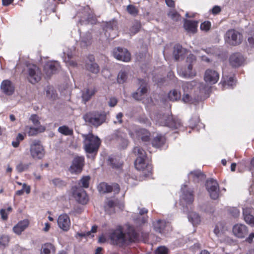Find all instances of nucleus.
I'll use <instances>...</instances> for the list:
<instances>
[{"label": "nucleus", "mask_w": 254, "mask_h": 254, "mask_svg": "<svg viewBox=\"0 0 254 254\" xmlns=\"http://www.w3.org/2000/svg\"><path fill=\"white\" fill-rule=\"evenodd\" d=\"M192 66L190 64L185 71L178 70L179 74L185 78L192 77L195 75V73L192 70Z\"/></svg>", "instance_id": "37"}, {"label": "nucleus", "mask_w": 254, "mask_h": 254, "mask_svg": "<svg viewBox=\"0 0 254 254\" xmlns=\"http://www.w3.org/2000/svg\"><path fill=\"white\" fill-rule=\"evenodd\" d=\"M213 232L217 237L222 238L224 233L223 227L221 224H217L216 225Z\"/></svg>", "instance_id": "48"}, {"label": "nucleus", "mask_w": 254, "mask_h": 254, "mask_svg": "<svg viewBox=\"0 0 254 254\" xmlns=\"http://www.w3.org/2000/svg\"><path fill=\"white\" fill-rule=\"evenodd\" d=\"M85 67L87 70L95 74L98 73L100 70L99 66L96 63H86Z\"/></svg>", "instance_id": "43"}, {"label": "nucleus", "mask_w": 254, "mask_h": 254, "mask_svg": "<svg viewBox=\"0 0 254 254\" xmlns=\"http://www.w3.org/2000/svg\"><path fill=\"white\" fill-rule=\"evenodd\" d=\"M97 226L94 225L92 226L91 230L90 231H89L87 232H78L76 234V236H78L80 237H94V235H92V234L95 233L97 231Z\"/></svg>", "instance_id": "45"}, {"label": "nucleus", "mask_w": 254, "mask_h": 254, "mask_svg": "<svg viewBox=\"0 0 254 254\" xmlns=\"http://www.w3.org/2000/svg\"><path fill=\"white\" fill-rule=\"evenodd\" d=\"M57 223L59 227L64 231H68L70 226L69 217L66 214L60 215L58 217Z\"/></svg>", "instance_id": "19"}, {"label": "nucleus", "mask_w": 254, "mask_h": 254, "mask_svg": "<svg viewBox=\"0 0 254 254\" xmlns=\"http://www.w3.org/2000/svg\"><path fill=\"white\" fill-rule=\"evenodd\" d=\"M206 186L210 197L213 199H217L219 195V188L217 181L213 179L208 180Z\"/></svg>", "instance_id": "9"}, {"label": "nucleus", "mask_w": 254, "mask_h": 254, "mask_svg": "<svg viewBox=\"0 0 254 254\" xmlns=\"http://www.w3.org/2000/svg\"><path fill=\"white\" fill-rule=\"evenodd\" d=\"M75 50V48L73 47H72L70 49H65L64 50V56H66L67 57V60H66V58L64 60V61L65 63H66L67 64L70 66H74L76 65V64L70 60V59L72 58L73 52Z\"/></svg>", "instance_id": "30"}, {"label": "nucleus", "mask_w": 254, "mask_h": 254, "mask_svg": "<svg viewBox=\"0 0 254 254\" xmlns=\"http://www.w3.org/2000/svg\"><path fill=\"white\" fill-rule=\"evenodd\" d=\"M211 27V23L209 21H204L200 25V29L202 30L208 31Z\"/></svg>", "instance_id": "62"}, {"label": "nucleus", "mask_w": 254, "mask_h": 254, "mask_svg": "<svg viewBox=\"0 0 254 254\" xmlns=\"http://www.w3.org/2000/svg\"><path fill=\"white\" fill-rule=\"evenodd\" d=\"M114 139L117 140L119 143L123 144L122 147H126L127 145V140L126 138V134L119 130H117L112 135Z\"/></svg>", "instance_id": "26"}, {"label": "nucleus", "mask_w": 254, "mask_h": 254, "mask_svg": "<svg viewBox=\"0 0 254 254\" xmlns=\"http://www.w3.org/2000/svg\"><path fill=\"white\" fill-rule=\"evenodd\" d=\"M114 57L118 60L128 62L130 60V54L127 49L118 47L113 51Z\"/></svg>", "instance_id": "11"}, {"label": "nucleus", "mask_w": 254, "mask_h": 254, "mask_svg": "<svg viewBox=\"0 0 254 254\" xmlns=\"http://www.w3.org/2000/svg\"><path fill=\"white\" fill-rule=\"evenodd\" d=\"M24 138V135L21 133H18L15 140L12 142V145L14 147H17L20 141L23 140Z\"/></svg>", "instance_id": "58"}, {"label": "nucleus", "mask_w": 254, "mask_h": 254, "mask_svg": "<svg viewBox=\"0 0 254 254\" xmlns=\"http://www.w3.org/2000/svg\"><path fill=\"white\" fill-rule=\"evenodd\" d=\"M96 92L95 88H86L82 91V99L84 103L89 101Z\"/></svg>", "instance_id": "32"}, {"label": "nucleus", "mask_w": 254, "mask_h": 254, "mask_svg": "<svg viewBox=\"0 0 254 254\" xmlns=\"http://www.w3.org/2000/svg\"><path fill=\"white\" fill-rule=\"evenodd\" d=\"M205 178V175L200 170L192 171L189 174V178L194 182H199L204 180Z\"/></svg>", "instance_id": "31"}, {"label": "nucleus", "mask_w": 254, "mask_h": 254, "mask_svg": "<svg viewBox=\"0 0 254 254\" xmlns=\"http://www.w3.org/2000/svg\"><path fill=\"white\" fill-rule=\"evenodd\" d=\"M229 213L234 217H237L240 215V211L236 207H232L229 209Z\"/></svg>", "instance_id": "61"}, {"label": "nucleus", "mask_w": 254, "mask_h": 254, "mask_svg": "<svg viewBox=\"0 0 254 254\" xmlns=\"http://www.w3.org/2000/svg\"><path fill=\"white\" fill-rule=\"evenodd\" d=\"M197 26V21L185 20L184 27L187 31L194 33L196 30Z\"/></svg>", "instance_id": "33"}, {"label": "nucleus", "mask_w": 254, "mask_h": 254, "mask_svg": "<svg viewBox=\"0 0 254 254\" xmlns=\"http://www.w3.org/2000/svg\"><path fill=\"white\" fill-rule=\"evenodd\" d=\"M245 59L240 53H235L229 58V63L233 67H237L241 66L244 63Z\"/></svg>", "instance_id": "20"}, {"label": "nucleus", "mask_w": 254, "mask_h": 254, "mask_svg": "<svg viewBox=\"0 0 254 254\" xmlns=\"http://www.w3.org/2000/svg\"><path fill=\"white\" fill-rule=\"evenodd\" d=\"M199 88V92L198 94L195 93L196 97H194V101H198L200 100L204 99L208 97L210 87L204 83H199L196 86Z\"/></svg>", "instance_id": "13"}, {"label": "nucleus", "mask_w": 254, "mask_h": 254, "mask_svg": "<svg viewBox=\"0 0 254 254\" xmlns=\"http://www.w3.org/2000/svg\"><path fill=\"white\" fill-rule=\"evenodd\" d=\"M186 52V50L183 48L180 45H176L174 47L173 55L175 59L178 60L180 57H182Z\"/></svg>", "instance_id": "36"}, {"label": "nucleus", "mask_w": 254, "mask_h": 254, "mask_svg": "<svg viewBox=\"0 0 254 254\" xmlns=\"http://www.w3.org/2000/svg\"><path fill=\"white\" fill-rule=\"evenodd\" d=\"M225 38L226 41L231 45H237L242 41V35L235 29H230L227 31Z\"/></svg>", "instance_id": "8"}, {"label": "nucleus", "mask_w": 254, "mask_h": 254, "mask_svg": "<svg viewBox=\"0 0 254 254\" xmlns=\"http://www.w3.org/2000/svg\"><path fill=\"white\" fill-rule=\"evenodd\" d=\"M29 221L25 219L19 222L13 228V232L17 235H20L28 226Z\"/></svg>", "instance_id": "29"}, {"label": "nucleus", "mask_w": 254, "mask_h": 254, "mask_svg": "<svg viewBox=\"0 0 254 254\" xmlns=\"http://www.w3.org/2000/svg\"><path fill=\"white\" fill-rule=\"evenodd\" d=\"M155 254H168V249L163 246L159 247L156 250Z\"/></svg>", "instance_id": "64"}, {"label": "nucleus", "mask_w": 254, "mask_h": 254, "mask_svg": "<svg viewBox=\"0 0 254 254\" xmlns=\"http://www.w3.org/2000/svg\"><path fill=\"white\" fill-rule=\"evenodd\" d=\"M141 27L140 23L137 21H134L132 26L130 29V33L132 34H136Z\"/></svg>", "instance_id": "56"}, {"label": "nucleus", "mask_w": 254, "mask_h": 254, "mask_svg": "<svg viewBox=\"0 0 254 254\" xmlns=\"http://www.w3.org/2000/svg\"><path fill=\"white\" fill-rule=\"evenodd\" d=\"M109 237L114 245L122 246L129 242L137 240V234L132 229H129L127 234H124L121 228L111 230Z\"/></svg>", "instance_id": "1"}, {"label": "nucleus", "mask_w": 254, "mask_h": 254, "mask_svg": "<svg viewBox=\"0 0 254 254\" xmlns=\"http://www.w3.org/2000/svg\"><path fill=\"white\" fill-rule=\"evenodd\" d=\"M83 119L89 125L98 127L105 122L106 115L104 112H90L85 114Z\"/></svg>", "instance_id": "3"}, {"label": "nucleus", "mask_w": 254, "mask_h": 254, "mask_svg": "<svg viewBox=\"0 0 254 254\" xmlns=\"http://www.w3.org/2000/svg\"><path fill=\"white\" fill-rule=\"evenodd\" d=\"M182 194L181 199L184 200L187 203H191L193 201V191L188 189L186 186H184V188H182Z\"/></svg>", "instance_id": "25"}, {"label": "nucleus", "mask_w": 254, "mask_h": 254, "mask_svg": "<svg viewBox=\"0 0 254 254\" xmlns=\"http://www.w3.org/2000/svg\"><path fill=\"white\" fill-rule=\"evenodd\" d=\"M55 252L54 246L50 243L44 244L41 249V254H54Z\"/></svg>", "instance_id": "40"}, {"label": "nucleus", "mask_w": 254, "mask_h": 254, "mask_svg": "<svg viewBox=\"0 0 254 254\" xmlns=\"http://www.w3.org/2000/svg\"><path fill=\"white\" fill-rule=\"evenodd\" d=\"M108 161L113 168H119L122 165V163L118 161L116 158H109Z\"/></svg>", "instance_id": "55"}, {"label": "nucleus", "mask_w": 254, "mask_h": 254, "mask_svg": "<svg viewBox=\"0 0 254 254\" xmlns=\"http://www.w3.org/2000/svg\"><path fill=\"white\" fill-rule=\"evenodd\" d=\"M168 98L171 101H177L181 98V93L175 89L171 90L168 93Z\"/></svg>", "instance_id": "46"}, {"label": "nucleus", "mask_w": 254, "mask_h": 254, "mask_svg": "<svg viewBox=\"0 0 254 254\" xmlns=\"http://www.w3.org/2000/svg\"><path fill=\"white\" fill-rule=\"evenodd\" d=\"M145 159L146 158H136L134 162V165L137 170L144 171L146 167L148 168H150V167L145 163Z\"/></svg>", "instance_id": "34"}, {"label": "nucleus", "mask_w": 254, "mask_h": 254, "mask_svg": "<svg viewBox=\"0 0 254 254\" xmlns=\"http://www.w3.org/2000/svg\"><path fill=\"white\" fill-rule=\"evenodd\" d=\"M222 84L224 88H233L236 84V80L233 77H230L227 79L224 78Z\"/></svg>", "instance_id": "44"}, {"label": "nucleus", "mask_w": 254, "mask_h": 254, "mask_svg": "<svg viewBox=\"0 0 254 254\" xmlns=\"http://www.w3.org/2000/svg\"><path fill=\"white\" fill-rule=\"evenodd\" d=\"M165 141V138L164 136L162 135H157L153 138L152 141V144L154 147L159 148L164 144Z\"/></svg>", "instance_id": "39"}, {"label": "nucleus", "mask_w": 254, "mask_h": 254, "mask_svg": "<svg viewBox=\"0 0 254 254\" xmlns=\"http://www.w3.org/2000/svg\"><path fill=\"white\" fill-rule=\"evenodd\" d=\"M53 185L58 188H62L66 186V183L60 178H54L50 181Z\"/></svg>", "instance_id": "49"}, {"label": "nucleus", "mask_w": 254, "mask_h": 254, "mask_svg": "<svg viewBox=\"0 0 254 254\" xmlns=\"http://www.w3.org/2000/svg\"><path fill=\"white\" fill-rule=\"evenodd\" d=\"M60 69V64L57 62H49L44 66V71L47 77H50Z\"/></svg>", "instance_id": "22"}, {"label": "nucleus", "mask_w": 254, "mask_h": 254, "mask_svg": "<svg viewBox=\"0 0 254 254\" xmlns=\"http://www.w3.org/2000/svg\"><path fill=\"white\" fill-rule=\"evenodd\" d=\"M30 164V163H23L22 162H20L16 166V169L19 173L22 172L27 170L29 167Z\"/></svg>", "instance_id": "53"}, {"label": "nucleus", "mask_w": 254, "mask_h": 254, "mask_svg": "<svg viewBox=\"0 0 254 254\" xmlns=\"http://www.w3.org/2000/svg\"><path fill=\"white\" fill-rule=\"evenodd\" d=\"M30 152L31 156L34 159H41L44 156L45 150L40 140L34 139L31 141Z\"/></svg>", "instance_id": "5"}, {"label": "nucleus", "mask_w": 254, "mask_h": 254, "mask_svg": "<svg viewBox=\"0 0 254 254\" xmlns=\"http://www.w3.org/2000/svg\"><path fill=\"white\" fill-rule=\"evenodd\" d=\"M129 72V68L128 66L123 67L119 71L118 77L117 82L119 84H122L126 82Z\"/></svg>", "instance_id": "27"}, {"label": "nucleus", "mask_w": 254, "mask_h": 254, "mask_svg": "<svg viewBox=\"0 0 254 254\" xmlns=\"http://www.w3.org/2000/svg\"><path fill=\"white\" fill-rule=\"evenodd\" d=\"M58 131L64 135H71L73 134V130L66 126L60 127Z\"/></svg>", "instance_id": "47"}, {"label": "nucleus", "mask_w": 254, "mask_h": 254, "mask_svg": "<svg viewBox=\"0 0 254 254\" xmlns=\"http://www.w3.org/2000/svg\"><path fill=\"white\" fill-rule=\"evenodd\" d=\"M45 128L43 127H34L26 126L25 127V131L27 132L29 136H34L37 134L39 132L44 131Z\"/></svg>", "instance_id": "35"}, {"label": "nucleus", "mask_w": 254, "mask_h": 254, "mask_svg": "<svg viewBox=\"0 0 254 254\" xmlns=\"http://www.w3.org/2000/svg\"><path fill=\"white\" fill-rule=\"evenodd\" d=\"M190 93L186 92L184 93L183 101L185 103H193L194 102L192 95H190Z\"/></svg>", "instance_id": "57"}, {"label": "nucleus", "mask_w": 254, "mask_h": 254, "mask_svg": "<svg viewBox=\"0 0 254 254\" xmlns=\"http://www.w3.org/2000/svg\"><path fill=\"white\" fill-rule=\"evenodd\" d=\"M9 242V237L6 235L0 236V248H4L7 246Z\"/></svg>", "instance_id": "54"}, {"label": "nucleus", "mask_w": 254, "mask_h": 254, "mask_svg": "<svg viewBox=\"0 0 254 254\" xmlns=\"http://www.w3.org/2000/svg\"><path fill=\"white\" fill-rule=\"evenodd\" d=\"M27 78L32 84L39 81L41 78V72L39 68L34 64H29L27 66Z\"/></svg>", "instance_id": "6"}, {"label": "nucleus", "mask_w": 254, "mask_h": 254, "mask_svg": "<svg viewBox=\"0 0 254 254\" xmlns=\"http://www.w3.org/2000/svg\"><path fill=\"white\" fill-rule=\"evenodd\" d=\"M248 232L247 227L244 224H237L233 226V233L237 238H244L247 235Z\"/></svg>", "instance_id": "21"}, {"label": "nucleus", "mask_w": 254, "mask_h": 254, "mask_svg": "<svg viewBox=\"0 0 254 254\" xmlns=\"http://www.w3.org/2000/svg\"><path fill=\"white\" fill-rule=\"evenodd\" d=\"M127 12L133 15H135L137 14V10L136 7L132 5H129L127 6Z\"/></svg>", "instance_id": "60"}, {"label": "nucleus", "mask_w": 254, "mask_h": 254, "mask_svg": "<svg viewBox=\"0 0 254 254\" xmlns=\"http://www.w3.org/2000/svg\"><path fill=\"white\" fill-rule=\"evenodd\" d=\"M219 78V74L216 71L210 69L205 71L204 79L206 82L214 84L217 82Z\"/></svg>", "instance_id": "18"}, {"label": "nucleus", "mask_w": 254, "mask_h": 254, "mask_svg": "<svg viewBox=\"0 0 254 254\" xmlns=\"http://www.w3.org/2000/svg\"><path fill=\"white\" fill-rule=\"evenodd\" d=\"M188 219L193 225L198 224L200 222V217L199 215L194 212H191L188 215Z\"/></svg>", "instance_id": "41"}, {"label": "nucleus", "mask_w": 254, "mask_h": 254, "mask_svg": "<svg viewBox=\"0 0 254 254\" xmlns=\"http://www.w3.org/2000/svg\"><path fill=\"white\" fill-rule=\"evenodd\" d=\"M90 177L89 176H83L79 181V185L84 188H87L89 187Z\"/></svg>", "instance_id": "52"}, {"label": "nucleus", "mask_w": 254, "mask_h": 254, "mask_svg": "<svg viewBox=\"0 0 254 254\" xmlns=\"http://www.w3.org/2000/svg\"><path fill=\"white\" fill-rule=\"evenodd\" d=\"M153 226L156 232L164 235L171 230L170 224L163 220H158L153 223Z\"/></svg>", "instance_id": "15"}, {"label": "nucleus", "mask_w": 254, "mask_h": 254, "mask_svg": "<svg viewBox=\"0 0 254 254\" xmlns=\"http://www.w3.org/2000/svg\"><path fill=\"white\" fill-rule=\"evenodd\" d=\"M124 207L122 202H119L117 199L108 198L105 205V211L110 214L115 212L116 207L122 210Z\"/></svg>", "instance_id": "10"}, {"label": "nucleus", "mask_w": 254, "mask_h": 254, "mask_svg": "<svg viewBox=\"0 0 254 254\" xmlns=\"http://www.w3.org/2000/svg\"><path fill=\"white\" fill-rule=\"evenodd\" d=\"M84 148L86 152L93 153L97 152L100 144V140L92 134L85 136L84 141Z\"/></svg>", "instance_id": "4"}, {"label": "nucleus", "mask_w": 254, "mask_h": 254, "mask_svg": "<svg viewBox=\"0 0 254 254\" xmlns=\"http://www.w3.org/2000/svg\"><path fill=\"white\" fill-rule=\"evenodd\" d=\"M46 97L50 100H55L57 98V94L54 88L51 86H47L45 89Z\"/></svg>", "instance_id": "42"}, {"label": "nucleus", "mask_w": 254, "mask_h": 254, "mask_svg": "<svg viewBox=\"0 0 254 254\" xmlns=\"http://www.w3.org/2000/svg\"><path fill=\"white\" fill-rule=\"evenodd\" d=\"M0 90L2 93L7 95L13 94L14 88L12 83L8 80H3L0 85Z\"/></svg>", "instance_id": "24"}, {"label": "nucleus", "mask_w": 254, "mask_h": 254, "mask_svg": "<svg viewBox=\"0 0 254 254\" xmlns=\"http://www.w3.org/2000/svg\"><path fill=\"white\" fill-rule=\"evenodd\" d=\"M133 152L137 156V157H146V152L142 148L137 146L133 148Z\"/></svg>", "instance_id": "51"}, {"label": "nucleus", "mask_w": 254, "mask_h": 254, "mask_svg": "<svg viewBox=\"0 0 254 254\" xmlns=\"http://www.w3.org/2000/svg\"><path fill=\"white\" fill-rule=\"evenodd\" d=\"M198 83L195 80H193L190 82H185L182 83V88L184 92L190 93L191 90L193 87L198 85Z\"/></svg>", "instance_id": "38"}, {"label": "nucleus", "mask_w": 254, "mask_h": 254, "mask_svg": "<svg viewBox=\"0 0 254 254\" xmlns=\"http://www.w3.org/2000/svg\"><path fill=\"white\" fill-rule=\"evenodd\" d=\"M155 120L156 124L162 126H167L172 128H177L181 125V121L174 119L172 117L167 114H158L156 116Z\"/></svg>", "instance_id": "2"}, {"label": "nucleus", "mask_w": 254, "mask_h": 254, "mask_svg": "<svg viewBox=\"0 0 254 254\" xmlns=\"http://www.w3.org/2000/svg\"><path fill=\"white\" fill-rule=\"evenodd\" d=\"M168 16L174 21H177L181 20L180 15L175 9H171L168 13Z\"/></svg>", "instance_id": "50"}, {"label": "nucleus", "mask_w": 254, "mask_h": 254, "mask_svg": "<svg viewBox=\"0 0 254 254\" xmlns=\"http://www.w3.org/2000/svg\"><path fill=\"white\" fill-rule=\"evenodd\" d=\"M84 159L83 157H76L72 161L69 168V171L72 174L80 173L84 166Z\"/></svg>", "instance_id": "12"}, {"label": "nucleus", "mask_w": 254, "mask_h": 254, "mask_svg": "<svg viewBox=\"0 0 254 254\" xmlns=\"http://www.w3.org/2000/svg\"><path fill=\"white\" fill-rule=\"evenodd\" d=\"M254 209L252 208H243V217L245 222L250 225L254 226Z\"/></svg>", "instance_id": "23"}, {"label": "nucleus", "mask_w": 254, "mask_h": 254, "mask_svg": "<svg viewBox=\"0 0 254 254\" xmlns=\"http://www.w3.org/2000/svg\"><path fill=\"white\" fill-rule=\"evenodd\" d=\"M30 120L35 126H38L40 125L39 117L37 115L35 114L32 115L30 118Z\"/></svg>", "instance_id": "63"}, {"label": "nucleus", "mask_w": 254, "mask_h": 254, "mask_svg": "<svg viewBox=\"0 0 254 254\" xmlns=\"http://www.w3.org/2000/svg\"><path fill=\"white\" fill-rule=\"evenodd\" d=\"M117 22L115 21L107 22L106 26V36L110 39H114L115 37V35L111 34V32H113L117 30Z\"/></svg>", "instance_id": "28"}, {"label": "nucleus", "mask_w": 254, "mask_h": 254, "mask_svg": "<svg viewBox=\"0 0 254 254\" xmlns=\"http://www.w3.org/2000/svg\"><path fill=\"white\" fill-rule=\"evenodd\" d=\"M73 195L75 199L81 204H86L88 201L86 191L81 188H76L73 190Z\"/></svg>", "instance_id": "17"}, {"label": "nucleus", "mask_w": 254, "mask_h": 254, "mask_svg": "<svg viewBox=\"0 0 254 254\" xmlns=\"http://www.w3.org/2000/svg\"><path fill=\"white\" fill-rule=\"evenodd\" d=\"M129 134L133 139H140L142 141H149L150 133L145 129L134 127L129 131Z\"/></svg>", "instance_id": "7"}, {"label": "nucleus", "mask_w": 254, "mask_h": 254, "mask_svg": "<svg viewBox=\"0 0 254 254\" xmlns=\"http://www.w3.org/2000/svg\"><path fill=\"white\" fill-rule=\"evenodd\" d=\"M138 81L140 86L136 91L132 94V97L136 100H140L147 91V84L143 79H139Z\"/></svg>", "instance_id": "16"}, {"label": "nucleus", "mask_w": 254, "mask_h": 254, "mask_svg": "<svg viewBox=\"0 0 254 254\" xmlns=\"http://www.w3.org/2000/svg\"><path fill=\"white\" fill-rule=\"evenodd\" d=\"M98 189L101 193H107L113 191L114 194H117L120 191V187L117 184H114L110 186L106 183H101L98 186Z\"/></svg>", "instance_id": "14"}, {"label": "nucleus", "mask_w": 254, "mask_h": 254, "mask_svg": "<svg viewBox=\"0 0 254 254\" xmlns=\"http://www.w3.org/2000/svg\"><path fill=\"white\" fill-rule=\"evenodd\" d=\"M91 38L90 35H87L86 37L82 38L80 41V45L82 47H86L91 43Z\"/></svg>", "instance_id": "59"}]
</instances>
